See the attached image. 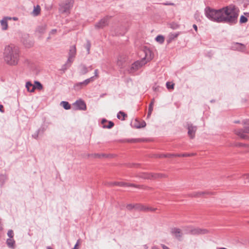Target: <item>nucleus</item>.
I'll return each instance as SVG.
<instances>
[{
    "instance_id": "052dcab7",
    "label": "nucleus",
    "mask_w": 249,
    "mask_h": 249,
    "mask_svg": "<svg viewBox=\"0 0 249 249\" xmlns=\"http://www.w3.org/2000/svg\"><path fill=\"white\" fill-rule=\"evenodd\" d=\"M162 249H169V248L165 245H161Z\"/></svg>"
},
{
    "instance_id": "c85d7f7f",
    "label": "nucleus",
    "mask_w": 249,
    "mask_h": 249,
    "mask_svg": "<svg viewBox=\"0 0 249 249\" xmlns=\"http://www.w3.org/2000/svg\"><path fill=\"white\" fill-rule=\"evenodd\" d=\"M6 244L9 248H14L15 241L13 238H8L6 240Z\"/></svg>"
},
{
    "instance_id": "680f3d73",
    "label": "nucleus",
    "mask_w": 249,
    "mask_h": 249,
    "mask_svg": "<svg viewBox=\"0 0 249 249\" xmlns=\"http://www.w3.org/2000/svg\"><path fill=\"white\" fill-rule=\"evenodd\" d=\"M193 27L194 29H195V30L196 32H197V27L196 25V24H194V25H193Z\"/></svg>"
},
{
    "instance_id": "37998d69",
    "label": "nucleus",
    "mask_w": 249,
    "mask_h": 249,
    "mask_svg": "<svg viewBox=\"0 0 249 249\" xmlns=\"http://www.w3.org/2000/svg\"><path fill=\"white\" fill-rule=\"evenodd\" d=\"M126 208L129 211L135 209V204H128L126 205Z\"/></svg>"
},
{
    "instance_id": "6e6d98bb",
    "label": "nucleus",
    "mask_w": 249,
    "mask_h": 249,
    "mask_svg": "<svg viewBox=\"0 0 249 249\" xmlns=\"http://www.w3.org/2000/svg\"><path fill=\"white\" fill-rule=\"evenodd\" d=\"M164 5H172L174 6L175 5V4L174 3L172 2H164L162 3Z\"/></svg>"
},
{
    "instance_id": "ea45409f",
    "label": "nucleus",
    "mask_w": 249,
    "mask_h": 249,
    "mask_svg": "<svg viewBox=\"0 0 249 249\" xmlns=\"http://www.w3.org/2000/svg\"><path fill=\"white\" fill-rule=\"evenodd\" d=\"M90 47H91V43H90V42L89 40H87V43L85 45V48H86L87 49V53L88 54H89L90 53Z\"/></svg>"
},
{
    "instance_id": "72a5a7b5",
    "label": "nucleus",
    "mask_w": 249,
    "mask_h": 249,
    "mask_svg": "<svg viewBox=\"0 0 249 249\" xmlns=\"http://www.w3.org/2000/svg\"><path fill=\"white\" fill-rule=\"evenodd\" d=\"M156 40L160 44H162L164 41V37L162 35H159L156 37Z\"/></svg>"
},
{
    "instance_id": "ddd939ff",
    "label": "nucleus",
    "mask_w": 249,
    "mask_h": 249,
    "mask_svg": "<svg viewBox=\"0 0 249 249\" xmlns=\"http://www.w3.org/2000/svg\"><path fill=\"white\" fill-rule=\"evenodd\" d=\"M171 233L178 240H180L183 234L181 230L178 228H173L171 229Z\"/></svg>"
},
{
    "instance_id": "0eeeda50",
    "label": "nucleus",
    "mask_w": 249,
    "mask_h": 249,
    "mask_svg": "<svg viewBox=\"0 0 249 249\" xmlns=\"http://www.w3.org/2000/svg\"><path fill=\"white\" fill-rule=\"evenodd\" d=\"M112 18L111 16H107L101 19L97 23L95 24L96 29H102L105 27L108 26L109 19Z\"/></svg>"
},
{
    "instance_id": "2f4dec72",
    "label": "nucleus",
    "mask_w": 249,
    "mask_h": 249,
    "mask_svg": "<svg viewBox=\"0 0 249 249\" xmlns=\"http://www.w3.org/2000/svg\"><path fill=\"white\" fill-rule=\"evenodd\" d=\"M127 142H142L143 141V140L142 139H127L124 141Z\"/></svg>"
},
{
    "instance_id": "2eb2a0df",
    "label": "nucleus",
    "mask_w": 249,
    "mask_h": 249,
    "mask_svg": "<svg viewBox=\"0 0 249 249\" xmlns=\"http://www.w3.org/2000/svg\"><path fill=\"white\" fill-rule=\"evenodd\" d=\"M234 133L238 136L241 139H248L249 137L245 134V132L242 129H237L234 130Z\"/></svg>"
},
{
    "instance_id": "412c9836",
    "label": "nucleus",
    "mask_w": 249,
    "mask_h": 249,
    "mask_svg": "<svg viewBox=\"0 0 249 249\" xmlns=\"http://www.w3.org/2000/svg\"><path fill=\"white\" fill-rule=\"evenodd\" d=\"M148 208H146V206H144L142 204L140 203H136L135 204V209L138 211H142L144 212Z\"/></svg>"
},
{
    "instance_id": "1a4fd4ad",
    "label": "nucleus",
    "mask_w": 249,
    "mask_h": 249,
    "mask_svg": "<svg viewBox=\"0 0 249 249\" xmlns=\"http://www.w3.org/2000/svg\"><path fill=\"white\" fill-rule=\"evenodd\" d=\"M142 178L145 179L158 178H167V176L165 174L161 173H144L142 176Z\"/></svg>"
},
{
    "instance_id": "9d476101",
    "label": "nucleus",
    "mask_w": 249,
    "mask_h": 249,
    "mask_svg": "<svg viewBox=\"0 0 249 249\" xmlns=\"http://www.w3.org/2000/svg\"><path fill=\"white\" fill-rule=\"evenodd\" d=\"M231 49L234 51L244 52L246 50V46L243 44L238 42H234L231 46Z\"/></svg>"
},
{
    "instance_id": "c9c22d12",
    "label": "nucleus",
    "mask_w": 249,
    "mask_h": 249,
    "mask_svg": "<svg viewBox=\"0 0 249 249\" xmlns=\"http://www.w3.org/2000/svg\"><path fill=\"white\" fill-rule=\"evenodd\" d=\"M124 183L125 184L124 186L134 187L139 188V189L142 188V185H136V184H133V183H126V182H124Z\"/></svg>"
},
{
    "instance_id": "58836bf2",
    "label": "nucleus",
    "mask_w": 249,
    "mask_h": 249,
    "mask_svg": "<svg viewBox=\"0 0 249 249\" xmlns=\"http://www.w3.org/2000/svg\"><path fill=\"white\" fill-rule=\"evenodd\" d=\"M34 86L36 87V89L39 90H41L43 89L42 85L38 81H35Z\"/></svg>"
},
{
    "instance_id": "7ed1b4c3",
    "label": "nucleus",
    "mask_w": 249,
    "mask_h": 249,
    "mask_svg": "<svg viewBox=\"0 0 249 249\" xmlns=\"http://www.w3.org/2000/svg\"><path fill=\"white\" fill-rule=\"evenodd\" d=\"M206 17L210 20L216 22H222V14L221 8L218 10L207 7L205 9Z\"/></svg>"
},
{
    "instance_id": "c03bdc74",
    "label": "nucleus",
    "mask_w": 249,
    "mask_h": 249,
    "mask_svg": "<svg viewBox=\"0 0 249 249\" xmlns=\"http://www.w3.org/2000/svg\"><path fill=\"white\" fill-rule=\"evenodd\" d=\"M140 166V164L139 163H129L127 165L128 167H135L138 168Z\"/></svg>"
},
{
    "instance_id": "79ce46f5",
    "label": "nucleus",
    "mask_w": 249,
    "mask_h": 249,
    "mask_svg": "<svg viewBox=\"0 0 249 249\" xmlns=\"http://www.w3.org/2000/svg\"><path fill=\"white\" fill-rule=\"evenodd\" d=\"M179 35V32H178L176 33L171 34L170 35V38L171 39H174L175 38H177Z\"/></svg>"
},
{
    "instance_id": "a19ab883",
    "label": "nucleus",
    "mask_w": 249,
    "mask_h": 249,
    "mask_svg": "<svg viewBox=\"0 0 249 249\" xmlns=\"http://www.w3.org/2000/svg\"><path fill=\"white\" fill-rule=\"evenodd\" d=\"M108 124L107 125H103L104 128H107L110 129V128H112L114 125V123L112 121H108Z\"/></svg>"
},
{
    "instance_id": "4be33fe9",
    "label": "nucleus",
    "mask_w": 249,
    "mask_h": 249,
    "mask_svg": "<svg viewBox=\"0 0 249 249\" xmlns=\"http://www.w3.org/2000/svg\"><path fill=\"white\" fill-rule=\"evenodd\" d=\"M41 8L39 5L34 6V9L32 13V14L34 17H36L40 14Z\"/></svg>"
},
{
    "instance_id": "6e6552de",
    "label": "nucleus",
    "mask_w": 249,
    "mask_h": 249,
    "mask_svg": "<svg viewBox=\"0 0 249 249\" xmlns=\"http://www.w3.org/2000/svg\"><path fill=\"white\" fill-rule=\"evenodd\" d=\"M186 128L188 130V135L190 139H193L195 137L196 132L197 130V126L193 125L191 123L187 122L186 124Z\"/></svg>"
},
{
    "instance_id": "603ef678",
    "label": "nucleus",
    "mask_w": 249,
    "mask_h": 249,
    "mask_svg": "<svg viewBox=\"0 0 249 249\" xmlns=\"http://www.w3.org/2000/svg\"><path fill=\"white\" fill-rule=\"evenodd\" d=\"M166 87L168 89H171L174 88V84L170 85L169 82L166 83Z\"/></svg>"
},
{
    "instance_id": "9b49d317",
    "label": "nucleus",
    "mask_w": 249,
    "mask_h": 249,
    "mask_svg": "<svg viewBox=\"0 0 249 249\" xmlns=\"http://www.w3.org/2000/svg\"><path fill=\"white\" fill-rule=\"evenodd\" d=\"M206 229H201L199 228H194L190 230L189 233L192 235L204 234L208 233Z\"/></svg>"
},
{
    "instance_id": "5fc2aeb1",
    "label": "nucleus",
    "mask_w": 249,
    "mask_h": 249,
    "mask_svg": "<svg viewBox=\"0 0 249 249\" xmlns=\"http://www.w3.org/2000/svg\"><path fill=\"white\" fill-rule=\"evenodd\" d=\"M235 146H237V147H245L247 146V145L245 143H237L236 144H235Z\"/></svg>"
},
{
    "instance_id": "dca6fc26",
    "label": "nucleus",
    "mask_w": 249,
    "mask_h": 249,
    "mask_svg": "<svg viewBox=\"0 0 249 249\" xmlns=\"http://www.w3.org/2000/svg\"><path fill=\"white\" fill-rule=\"evenodd\" d=\"M126 61V57L124 55H121L118 57L117 61V65L120 68L124 67V64Z\"/></svg>"
},
{
    "instance_id": "13d9d810",
    "label": "nucleus",
    "mask_w": 249,
    "mask_h": 249,
    "mask_svg": "<svg viewBox=\"0 0 249 249\" xmlns=\"http://www.w3.org/2000/svg\"><path fill=\"white\" fill-rule=\"evenodd\" d=\"M57 32V30L56 29H53L51 32H50V34H51V35H53V34H55Z\"/></svg>"
},
{
    "instance_id": "4c0bfd02",
    "label": "nucleus",
    "mask_w": 249,
    "mask_h": 249,
    "mask_svg": "<svg viewBox=\"0 0 249 249\" xmlns=\"http://www.w3.org/2000/svg\"><path fill=\"white\" fill-rule=\"evenodd\" d=\"M153 105L152 104H149L148 106V111L147 114V118L150 117L151 115L152 112L153 110Z\"/></svg>"
},
{
    "instance_id": "de8ad7c7",
    "label": "nucleus",
    "mask_w": 249,
    "mask_h": 249,
    "mask_svg": "<svg viewBox=\"0 0 249 249\" xmlns=\"http://www.w3.org/2000/svg\"><path fill=\"white\" fill-rule=\"evenodd\" d=\"M94 73V75L92 77H94V80L95 79L98 78L99 77L98 70V69L95 70Z\"/></svg>"
},
{
    "instance_id": "8fccbe9b",
    "label": "nucleus",
    "mask_w": 249,
    "mask_h": 249,
    "mask_svg": "<svg viewBox=\"0 0 249 249\" xmlns=\"http://www.w3.org/2000/svg\"><path fill=\"white\" fill-rule=\"evenodd\" d=\"M245 133L249 134V126H245L243 129Z\"/></svg>"
},
{
    "instance_id": "bf43d9fd",
    "label": "nucleus",
    "mask_w": 249,
    "mask_h": 249,
    "mask_svg": "<svg viewBox=\"0 0 249 249\" xmlns=\"http://www.w3.org/2000/svg\"><path fill=\"white\" fill-rule=\"evenodd\" d=\"M3 106L2 105H0V111L2 113H3L4 112L3 109Z\"/></svg>"
},
{
    "instance_id": "f704fd0d",
    "label": "nucleus",
    "mask_w": 249,
    "mask_h": 249,
    "mask_svg": "<svg viewBox=\"0 0 249 249\" xmlns=\"http://www.w3.org/2000/svg\"><path fill=\"white\" fill-rule=\"evenodd\" d=\"M94 81V77H91L89 78H88L84 81H83V84H84V86H86L88 85L90 82H93Z\"/></svg>"
},
{
    "instance_id": "f8f14e48",
    "label": "nucleus",
    "mask_w": 249,
    "mask_h": 249,
    "mask_svg": "<svg viewBox=\"0 0 249 249\" xmlns=\"http://www.w3.org/2000/svg\"><path fill=\"white\" fill-rule=\"evenodd\" d=\"M214 195V193L210 192L208 191H203V192H194L190 194V196L192 197H199L204 195Z\"/></svg>"
},
{
    "instance_id": "5701e85b",
    "label": "nucleus",
    "mask_w": 249,
    "mask_h": 249,
    "mask_svg": "<svg viewBox=\"0 0 249 249\" xmlns=\"http://www.w3.org/2000/svg\"><path fill=\"white\" fill-rule=\"evenodd\" d=\"M26 88H27V90L31 92H34L36 89V87L29 81L26 83Z\"/></svg>"
},
{
    "instance_id": "338daca9",
    "label": "nucleus",
    "mask_w": 249,
    "mask_h": 249,
    "mask_svg": "<svg viewBox=\"0 0 249 249\" xmlns=\"http://www.w3.org/2000/svg\"><path fill=\"white\" fill-rule=\"evenodd\" d=\"M151 249H160L159 248H158L157 246H153L152 247Z\"/></svg>"
},
{
    "instance_id": "a878e982",
    "label": "nucleus",
    "mask_w": 249,
    "mask_h": 249,
    "mask_svg": "<svg viewBox=\"0 0 249 249\" xmlns=\"http://www.w3.org/2000/svg\"><path fill=\"white\" fill-rule=\"evenodd\" d=\"M44 132V128H39L34 134H33L32 137L36 139H37L38 137L39 134H43Z\"/></svg>"
},
{
    "instance_id": "7c9ffc66",
    "label": "nucleus",
    "mask_w": 249,
    "mask_h": 249,
    "mask_svg": "<svg viewBox=\"0 0 249 249\" xmlns=\"http://www.w3.org/2000/svg\"><path fill=\"white\" fill-rule=\"evenodd\" d=\"M196 155V153H183V154H176V157H192Z\"/></svg>"
},
{
    "instance_id": "864d4df0",
    "label": "nucleus",
    "mask_w": 249,
    "mask_h": 249,
    "mask_svg": "<svg viewBox=\"0 0 249 249\" xmlns=\"http://www.w3.org/2000/svg\"><path fill=\"white\" fill-rule=\"evenodd\" d=\"M146 208L148 209L147 210H146L144 212H148V211L154 212L157 209L156 208H153L149 207H147V206H146Z\"/></svg>"
},
{
    "instance_id": "f03ea898",
    "label": "nucleus",
    "mask_w": 249,
    "mask_h": 249,
    "mask_svg": "<svg viewBox=\"0 0 249 249\" xmlns=\"http://www.w3.org/2000/svg\"><path fill=\"white\" fill-rule=\"evenodd\" d=\"M222 22L233 25L237 23L238 17L236 6L231 4L221 8Z\"/></svg>"
},
{
    "instance_id": "4468645a",
    "label": "nucleus",
    "mask_w": 249,
    "mask_h": 249,
    "mask_svg": "<svg viewBox=\"0 0 249 249\" xmlns=\"http://www.w3.org/2000/svg\"><path fill=\"white\" fill-rule=\"evenodd\" d=\"M76 107L77 109L79 110H86L87 107L85 102L82 100H79L75 102L74 104Z\"/></svg>"
},
{
    "instance_id": "473e14b6",
    "label": "nucleus",
    "mask_w": 249,
    "mask_h": 249,
    "mask_svg": "<svg viewBox=\"0 0 249 249\" xmlns=\"http://www.w3.org/2000/svg\"><path fill=\"white\" fill-rule=\"evenodd\" d=\"M61 105L65 109H69L71 107V105L66 101H62L61 102Z\"/></svg>"
},
{
    "instance_id": "bb28decb",
    "label": "nucleus",
    "mask_w": 249,
    "mask_h": 249,
    "mask_svg": "<svg viewBox=\"0 0 249 249\" xmlns=\"http://www.w3.org/2000/svg\"><path fill=\"white\" fill-rule=\"evenodd\" d=\"M47 28V25L46 24L42 25L39 26L36 29V32L40 34H44Z\"/></svg>"
},
{
    "instance_id": "0e129e2a",
    "label": "nucleus",
    "mask_w": 249,
    "mask_h": 249,
    "mask_svg": "<svg viewBox=\"0 0 249 249\" xmlns=\"http://www.w3.org/2000/svg\"><path fill=\"white\" fill-rule=\"evenodd\" d=\"M155 99H154V98H153V99H151V102H150V104H152V105H154V103H155Z\"/></svg>"
},
{
    "instance_id": "423d86ee",
    "label": "nucleus",
    "mask_w": 249,
    "mask_h": 249,
    "mask_svg": "<svg viewBox=\"0 0 249 249\" xmlns=\"http://www.w3.org/2000/svg\"><path fill=\"white\" fill-rule=\"evenodd\" d=\"M147 63V61L145 60V58H143L140 60H137L132 64L130 69L129 70V73H134L145 64Z\"/></svg>"
},
{
    "instance_id": "6ab92c4d",
    "label": "nucleus",
    "mask_w": 249,
    "mask_h": 249,
    "mask_svg": "<svg viewBox=\"0 0 249 249\" xmlns=\"http://www.w3.org/2000/svg\"><path fill=\"white\" fill-rule=\"evenodd\" d=\"M125 183L124 182H108L106 183L105 185L108 187H112L113 186H124Z\"/></svg>"
},
{
    "instance_id": "b1692460",
    "label": "nucleus",
    "mask_w": 249,
    "mask_h": 249,
    "mask_svg": "<svg viewBox=\"0 0 249 249\" xmlns=\"http://www.w3.org/2000/svg\"><path fill=\"white\" fill-rule=\"evenodd\" d=\"M91 156L93 157V158H110L111 156L110 155H107V154H98V153H97V154H92Z\"/></svg>"
},
{
    "instance_id": "f3484780",
    "label": "nucleus",
    "mask_w": 249,
    "mask_h": 249,
    "mask_svg": "<svg viewBox=\"0 0 249 249\" xmlns=\"http://www.w3.org/2000/svg\"><path fill=\"white\" fill-rule=\"evenodd\" d=\"M146 126V123L142 121L140 122L137 119L135 120V122L133 124V127L136 128H140L144 127Z\"/></svg>"
},
{
    "instance_id": "69168bd1",
    "label": "nucleus",
    "mask_w": 249,
    "mask_h": 249,
    "mask_svg": "<svg viewBox=\"0 0 249 249\" xmlns=\"http://www.w3.org/2000/svg\"><path fill=\"white\" fill-rule=\"evenodd\" d=\"M88 68L89 71H91V70H92V69H93V67H92V66L91 65V66H89V67H88Z\"/></svg>"
},
{
    "instance_id": "cd10ccee",
    "label": "nucleus",
    "mask_w": 249,
    "mask_h": 249,
    "mask_svg": "<svg viewBox=\"0 0 249 249\" xmlns=\"http://www.w3.org/2000/svg\"><path fill=\"white\" fill-rule=\"evenodd\" d=\"M127 116V114H125L124 112L122 111H120L117 114V117L118 119H120L122 121H124L125 120V117Z\"/></svg>"
},
{
    "instance_id": "20e7f679",
    "label": "nucleus",
    "mask_w": 249,
    "mask_h": 249,
    "mask_svg": "<svg viewBox=\"0 0 249 249\" xmlns=\"http://www.w3.org/2000/svg\"><path fill=\"white\" fill-rule=\"evenodd\" d=\"M76 53V47L75 45L72 46L70 47L69 57L67 62L63 65L62 69L63 70H66L68 68L71 66V64L73 61V58L75 57Z\"/></svg>"
},
{
    "instance_id": "e2e57ef3",
    "label": "nucleus",
    "mask_w": 249,
    "mask_h": 249,
    "mask_svg": "<svg viewBox=\"0 0 249 249\" xmlns=\"http://www.w3.org/2000/svg\"><path fill=\"white\" fill-rule=\"evenodd\" d=\"M107 122V121L106 119H102L101 123L103 124H104L105 123H106Z\"/></svg>"
},
{
    "instance_id": "f257e3e1",
    "label": "nucleus",
    "mask_w": 249,
    "mask_h": 249,
    "mask_svg": "<svg viewBox=\"0 0 249 249\" xmlns=\"http://www.w3.org/2000/svg\"><path fill=\"white\" fill-rule=\"evenodd\" d=\"M19 58L20 50L18 46L13 44L5 46L3 53V59L7 64L16 66L18 63Z\"/></svg>"
},
{
    "instance_id": "a18cd8bd",
    "label": "nucleus",
    "mask_w": 249,
    "mask_h": 249,
    "mask_svg": "<svg viewBox=\"0 0 249 249\" xmlns=\"http://www.w3.org/2000/svg\"><path fill=\"white\" fill-rule=\"evenodd\" d=\"M247 21H248V18H247V17H245L244 16H241L240 18V22L241 23H245Z\"/></svg>"
},
{
    "instance_id": "e433bc0d",
    "label": "nucleus",
    "mask_w": 249,
    "mask_h": 249,
    "mask_svg": "<svg viewBox=\"0 0 249 249\" xmlns=\"http://www.w3.org/2000/svg\"><path fill=\"white\" fill-rule=\"evenodd\" d=\"M7 179V177L6 174H0V182L3 184Z\"/></svg>"
},
{
    "instance_id": "393cba45",
    "label": "nucleus",
    "mask_w": 249,
    "mask_h": 249,
    "mask_svg": "<svg viewBox=\"0 0 249 249\" xmlns=\"http://www.w3.org/2000/svg\"><path fill=\"white\" fill-rule=\"evenodd\" d=\"M156 157L159 158L176 157V154L168 153L166 154H160L157 155Z\"/></svg>"
},
{
    "instance_id": "3c124183",
    "label": "nucleus",
    "mask_w": 249,
    "mask_h": 249,
    "mask_svg": "<svg viewBox=\"0 0 249 249\" xmlns=\"http://www.w3.org/2000/svg\"><path fill=\"white\" fill-rule=\"evenodd\" d=\"M242 124L246 126H249V119L243 120Z\"/></svg>"
},
{
    "instance_id": "a211bd4d",
    "label": "nucleus",
    "mask_w": 249,
    "mask_h": 249,
    "mask_svg": "<svg viewBox=\"0 0 249 249\" xmlns=\"http://www.w3.org/2000/svg\"><path fill=\"white\" fill-rule=\"evenodd\" d=\"M11 18L10 17H5L3 18V19L0 21V24L1 26V28L2 30H6L8 28V23L7 19L10 20Z\"/></svg>"
},
{
    "instance_id": "39448f33",
    "label": "nucleus",
    "mask_w": 249,
    "mask_h": 249,
    "mask_svg": "<svg viewBox=\"0 0 249 249\" xmlns=\"http://www.w3.org/2000/svg\"><path fill=\"white\" fill-rule=\"evenodd\" d=\"M74 0H65L59 5V10L62 13H70V9L73 7Z\"/></svg>"
},
{
    "instance_id": "c756f323",
    "label": "nucleus",
    "mask_w": 249,
    "mask_h": 249,
    "mask_svg": "<svg viewBox=\"0 0 249 249\" xmlns=\"http://www.w3.org/2000/svg\"><path fill=\"white\" fill-rule=\"evenodd\" d=\"M84 86V84H83V82H78L75 84L73 86V88L75 90L78 91L82 89Z\"/></svg>"
},
{
    "instance_id": "09e8293b",
    "label": "nucleus",
    "mask_w": 249,
    "mask_h": 249,
    "mask_svg": "<svg viewBox=\"0 0 249 249\" xmlns=\"http://www.w3.org/2000/svg\"><path fill=\"white\" fill-rule=\"evenodd\" d=\"M170 27L173 29H176L179 27V25L177 23H173L171 24Z\"/></svg>"
},
{
    "instance_id": "49530a36",
    "label": "nucleus",
    "mask_w": 249,
    "mask_h": 249,
    "mask_svg": "<svg viewBox=\"0 0 249 249\" xmlns=\"http://www.w3.org/2000/svg\"><path fill=\"white\" fill-rule=\"evenodd\" d=\"M7 235L9 237V238H13L14 236V232L13 230H9L7 232Z\"/></svg>"
},
{
    "instance_id": "4d7b16f0",
    "label": "nucleus",
    "mask_w": 249,
    "mask_h": 249,
    "mask_svg": "<svg viewBox=\"0 0 249 249\" xmlns=\"http://www.w3.org/2000/svg\"><path fill=\"white\" fill-rule=\"evenodd\" d=\"M79 242H80V240L79 239V240H77L76 243L75 244V246H74V248L73 249H78L77 247H78V245L79 244Z\"/></svg>"
},
{
    "instance_id": "774afa93",
    "label": "nucleus",
    "mask_w": 249,
    "mask_h": 249,
    "mask_svg": "<svg viewBox=\"0 0 249 249\" xmlns=\"http://www.w3.org/2000/svg\"><path fill=\"white\" fill-rule=\"evenodd\" d=\"M47 249H53L50 247H47Z\"/></svg>"
},
{
    "instance_id": "aec40b11",
    "label": "nucleus",
    "mask_w": 249,
    "mask_h": 249,
    "mask_svg": "<svg viewBox=\"0 0 249 249\" xmlns=\"http://www.w3.org/2000/svg\"><path fill=\"white\" fill-rule=\"evenodd\" d=\"M89 72L88 67L85 64H81L79 66V73L81 75H85Z\"/></svg>"
}]
</instances>
